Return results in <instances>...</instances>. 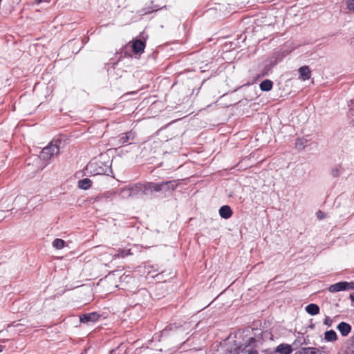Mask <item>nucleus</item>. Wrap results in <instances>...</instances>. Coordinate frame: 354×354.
Returning <instances> with one entry per match:
<instances>
[{"label": "nucleus", "instance_id": "obj_1", "mask_svg": "<svg viewBox=\"0 0 354 354\" xmlns=\"http://www.w3.org/2000/svg\"><path fill=\"white\" fill-rule=\"evenodd\" d=\"M178 185V183L177 180H169L160 183L149 182L145 183L144 191L145 192V196L157 193L159 197L166 198L172 195Z\"/></svg>", "mask_w": 354, "mask_h": 354}, {"label": "nucleus", "instance_id": "obj_2", "mask_svg": "<svg viewBox=\"0 0 354 354\" xmlns=\"http://www.w3.org/2000/svg\"><path fill=\"white\" fill-rule=\"evenodd\" d=\"M145 183L141 184H136L133 186L129 187L128 188H123L120 190V196L122 198H129L133 196L136 194H141L142 195H145V192L144 191Z\"/></svg>", "mask_w": 354, "mask_h": 354}, {"label": "nucleus", "instance_id": "obj_3", "mask_svg": "<svg viewBox=\"0 0 354 354\" xmlns=\"http://www.w3.org/2000/svg\"><path fill=\"white\" fill-rule=\"evenodd\" d=\"M87 169L91 172H94L95 175L108 174L111 171L110 165H104L102 162H91L87 166Z\"/></svg>", "mask_w": 354, "mask_h": 354}, {"label": "nucleus", "instance_id": "obj_4", "mask_svg": "<svg viewBox=\"0 0 354 354\" xmlns=\"http://www.w3.org/2000/svg\"><path fill=\"white\" fill-rule=\"evenodd\" d=\"M59 153V147L57 144H53L50 142L48 146L44 147L40 153L39 157L41 159L48 160L50 159L55 155H57Z\"/></svg>", "mask_w": 354, "mask_h": 354}, {"label": "nucleus", "instance_id": "obj_5", "mask_svg": "<svg viewBox=\"0 0 354 354\" xmlns=\"http://www.w3.org/2000/svg\"><path fill=\"white\" fill-rule=\"evenodd\" d=\"M100 317V315L96 312L86 313L80 317V322L82 323L95 322Z\"/></svg>", "mask_w": 354, "mask_h": 354}, {"label": "nucleus", "instance_id": "obj_6", "mask_svg": "<svg viewBox=\"0 0 354 354\" xmlns=\"http://www.w3.org/2000/svg\"><path fill=\"white\" fill-rule=\"evenodd\" d=\"M135 137H136V133H135V132H133L132 131L122 133L119 136V142L121 145L128 143L129 142L133 141L134 140Z\"/></svg>", "mask_w": 354, "mask_h": 354}, {"label": "nucleus", "instance_id": "obj_7", "mask_svg": "<svg viewBox=\"0 0 354 354\" xmlns=\"http://www.w3.org/2000/svg\"><path fill=\"white\" fill-rule=\"evenodd\" d=\"M131 47L134 53H142L145 48V42L140 39H136L133 41Z\"/></svg>", "mask_w": 354, "mask_h": 354}, {"label": "nucleus", "instance_id": "obj_8", "mask_svg": "<svg viewBox=\"0 0 354 354\" xmlns=\"http://www.w3.org/2000/svg\"><path fill=\"white\" fill-rule=\"evenodd\" d=\"M324 352L313 347H304L300 348L295 354H324Z\"/></svg>", "mask_w": 354, "mask_h": 354}, {"label": "nucleus", "instance_id": "obj_9", "mask_svg": "<svg viewBox=\"0 0 354 354\" xmlns=\"http://www.w3.org/2000/svg\"><path fill=\"white\" fill-rule=\"evenodd\" d=\"M337 328L342 336H347L351 330V325L344 322H340Z\"/></svg>", "mask_w": 354, "mask_h": 354}, {"label": "nucleus", "instance_id": "obj_10", "mask_svg": "<svg viewBox=\"0 0 354 354\" xmlns=\"http://www.w3.org/2000/svg\"><path fill=\"white\" fill-rule=\"evenodd\" d=\"M219 215L221 218L227 219L232 215V210L228 205H223L219 209Z\"/></svg>", "mask_w": 354, "mask_h": 354}, {"label": "nucleus", "instance_id": "obj_11", "mask_svg": "<svg viewBox=\"0 0 354 354\" xmlns=\"http://www.w3.org/2000/svg\"><path fill=\"white\" fill-rule=\"evenodd\" d=\"M346 281H340L330 286L328 290L331 292H337L342 290H346Z\"/></svg>", "mask_w": 354, "mask_h": 354}, {"label": "nucleus", "instance_id": "obj_12", "mask_svg": "<svg viewBox=\"0 0 354 354\" xmlns=\"http://www.w3.org/2000/svg\"><path fill=\"white\" fill-rule=\"evenodd\" d=\"M275 352L279 354H290L292 352V348L289 344H281L277 346Z\"/></svg>", "mask_w": 354, "mask_h": 354}, {"label": "nucleus", "instance_id": "obj_13", "mask_svg": "<svg viewBox=\"0 0 354 354\" xmlns=\"http://www.w3.org/2000/svg\"><path fill=\"white\" fill-rule=\"evenodd\" d=\"M299 72L301 77L304 80L310 79V70L308 66H303L299 68Z\"/></svg>", "mask_w": 354, "mask_h": 354}, {"label": "nucleus", "instance_id": "obj_14", "mask_svg": "<svg viewBox=\"0 0 354 354\" xmlns=\"http://www.w3.org/2000/svg\"><path fill=\"white\" fill-rule=\"evenodd\" d=\"M306 311L310 315H316L319 313V307L317 304H310L306 307Z\"/></svg>", "mask_w": 354, "mask_h": 354}, {"label": "nucleus", "instance_id": "obj_15", "mask_svg": "<svg viewBox=\"0 0 354 354\" xmlns=\"http://www.w3.org/2000/svg\"><path fill=\"white\" fill-rule=\"evenodd\" d=\"M337 339V333L333 330H330L324 333V339L326 342H335Z\"/></svg>", "mask_w": 354, "mask_h": 354}, {"label": "nucleus", "instance_id": "obj_16", "mask_svg": "<svg viewBox=\"0 0 354 354\" xmlns=\"http://www.w3.org/2000/svg\"><path fill=\"white\" fill-rule=\"evenodd\" d=\"M91 185L92 181L88 178L80 180L78 181V187L82 189L86 190L91 187Z\"/></svg>", "mask_w": 354, "mask_h": 354}, {"label": "nucleus", "instance_id": "obj_17", "mask_svg": "<svg viewBox=\"0 0 354 354\" xmlns=\"http://www.w3.org/2000/svg\"><path fill=\"white\" fill-rule=\"evenodd\" d=\"M273 83L270 80H263L259 85L260 89L263 91H270L272 88Z\"/></svg>", "mask_w": 354, "mask_h": 354}, {"label": "nucleus", "instance_id": "obj_18", "mask_svg": "<svg viewBox=\"0 0 354 354\" xmlns=\"http://www.w3.org/2000/svg\"><path fill=\"white\" fill-rule=\"evenodd\" d=\"M64 245L65 241L60 239H55L53 242V246L57 250L63 248Z\"/></svg>", "mask_w": 354, "mask_h": 354}, {"label": "nucleus", "instance_id": "obj_19", "mask_svg": "<svg viewBox=\"0 0 354 354\" xmlns=\"http://www.w3.org/2000/svg\"><path fill=\"white\" fill-rule=\"evenodd\" d=\"M134 281H135V279L130 274H123L120 277V282L122 283H129L130 282H134Z\"/></svg>", "mask_w": 354, "mask_h": 354}, {"label": "nucleus", "instance_id": "obj_20", "mask_svg": "<svg viewBox=\"0 0 354 354\" xmlns=\"http://www.w3.org/2000/svg\"><path fill=\"white\" fill-rule=\"evenodd\" d=\"M131 254V250L120 249L118 250V253L114 254V256L117 257H125Z\"/></svg>", "mask_w": 354, "mask_h": 354}, {"label": "nucleus", "instance_id": "obj_21", "mask_svg": "<svg viewBox=\"0 0 354 354\" xmlns=\"http://www.w3.org/2000/svg\"><path fill=\"white\" fill-rule=\"evenodd\" d=\"M149 295L148 291L145 288H141L140 289L138 292L136 293V295H141L143 297H147Z\"/></svg>", "mask_w": 354, "mask_h": 354}, {"label": "nucleus", "instance_id": "obj_22", "mask_svg": "<svg viewBox=\"0 0 354 354\" xmlns=\"http://www.w3.org/2000/svg\"><path fill=\"white\" fill-rule=\"evenodd\" d=\"M332 324L333 319L330 317L326 316V318L324 319V324L330 327L331 326Z\"/></svg>", "mask_w": 354, "mask_h": 354}, {"label": "nucleus", "instance_id": "obj_23", "mask_svg": "<svg viewBox=\"0 0 354 354\" xmlns=\"http://www.w3.org/2000/svg\"><path fill=\"white\" fill-rule=\"evenodd\" d=\"M303 344L304 342H301V338H299L295 340L292 345L295 346V348H297L299 346L302 345Z\"/></svg>", "mask_w": 354, "mask_h": 354}, {"label": "nucleus", "instance_id": "obj_24", "mask_svg": "<svg viewBox=\"0 0 354 354\" xmlns=\"http://www.w3.org/2000/svg\"><path fill=\"white\" fill-rule=\"evenodd\" d=\"M347 8L350 10H354V0H348L347 1Z\"/></svg>", "mask_w": 354, "mask_h": 354}, {"label": "nucleus", "instance_id": "obj_25", "mask_svg": "<svg viewBox=\"0 0 354 354\" xmlns=\"http://www.w3.org/2000/svg\"><path fill=\"white\" fill-rule=\"evenodd\" d=\"M245 354H258V351L255 349H249V350H245L244 351Z\"/></svg>", "mask_w": 354, "mask_h": 354}, {"label": "nucleus", "instance_id": "obj_26", "mask_svg": "<svg viewBox=\"0 0 354 354\" xmlns=\"http://www.w3.org/2000/svg\"><path fill=\"white\" fill-rule=\"evenodd\" d=\"M346 290H354V283L347 282V285L346 286Z\"/></svg>", "mask_w": 354, "mask_h": 354}, {"label": "nucleus", "instance_id": "obj_27", "mask_svg": "<svg viewBox=\"0 0 354 354\" xmlns=\"http://www.w3.org/2000/svg\"><path fill=\"white\" fill-rule=\"evenodd\" d=\"M317 217L319 220L323 219V218L325 217V214H324L323 212H322V211H320V210H319V211H318V212H317Z\"/></svg>", "mask_w": 354, "mask_h": 354}, {"label": "nucleus", "instance_id": "obj_28", "mask_svg": "<svg viewBox=\"0 0 354 354\" xmlns=\"http://www.w3.org/2000/svg\"><path fill=\"white\" fill-rule=\"evenodd\" d=\"M331 173L333 176L334 177H337L339 176V170L337 169H333Z\"/></svg>", "mask_w": 354, "mask_h": 354}, {"label": "nucleus", "instance_id": "obj_29", "mask_svg": "<svg viewBox=\"0 0 354 354\" xmlns=\"http://www.w3.org/2000/svg\"><path fill=\"white\" fill-rule=\"evenodd\" d=\"M350 299L354 302V292L350 295Z\"/></svg>", "mask_w": 354, "mask_h": 354}, {"label": "nucleus", "instance_id": "obj_30", "mask_svg": "<svg viewBox=\"0 0 354 354\" xmlns=\"http://www.w3.org/2000/svg\"><path fill=\"white\" fill-rule=\"evenodd\" d=\"M87 349H85L83 352H82L80 354H86Z\"/></svg>", "mask_w": 354, "mask_h": 354}, {"label": "nucleus", "instance_id": "obj_31", "mask_svg": "<svg viewBox=\"0 0 354 354\" xmlns=\"http://www.w3.org/2000/svg\"><path fill=\"white\" fill-rule=\"evenodd\" d=\"M3 346L0 345V353L3 351Z\"/></svg>", "mask_w": 354, "mask_h": 354}, {"label": "nucleus", "instance_id": "obj_32", "mask_svg": "<svg viewBox=\"0 0 354 354\" xmlns=\"http://www.w3.org/2000/svg\"><path fill=\"white\" fill-rule=\"evenodd\" d=\"M254 337H250V342H254Z\"/></svg>", "mask_w": 354, "mask_h": 354}, {"label": "nucleus", "instance_id": "obj_33", "mask_svg": "<svg viewBox=\"0 0 354 354\" xmlns=\"http://www.w3.org/2000/svg\"><path fill=\"white\" fill-rule=\"evenodd\" d=\"M266 75V73H263L261 75H259V77H264Z\"/></svg>", "mask_w": 354, "mask_h": 354}, {"label": "nucleus", "instance_id": "obj_34", "mask_svg": "<svg viewBox=\"0 0 354 354\" xmlns=\"http://www.w3.org/2000/svg\"><path fill=\"white\" fill-rule=\"evenodd\" d=\"M353 126H354V121H353Z\"/></svg>", "mask_w": 354, "mask_h": 354}]
</instances>
